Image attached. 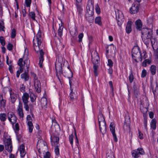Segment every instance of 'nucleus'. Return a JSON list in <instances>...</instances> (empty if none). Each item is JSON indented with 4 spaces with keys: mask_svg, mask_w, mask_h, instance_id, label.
I'll return each instance as SVG.
<instances>
[{
    "mask_svg": "<svg viewBox=\"0 0 158 158\" xmlns=\"http://www.w3.org/2000/svg\"><path fill=\"white\" fill-rule=\"evenodd\" d=\"M54 151L56 156H58L60 155V149L59 148V146L58 145H56L55 146L54 149Z\"/></svg>",
    "mask_w": 158,
    "mask_h": 158,
    "instance_id": "obj_40",
    "label": "nucleus"
},
{
    "mask_svg": "<svg viewBox=\"0 0 158 158\" xmlns=\"http://www.w3.org/2000/svg\"><path fill=\"white\" fill-rule=\"evenodd\" d=\"M29 98V94L26 92L24 93L22 96V100L23 103V105L25 106V107L26 109L28 107V100Z\"/></svg>",
    "mask_w": 158,
    "mask_h": 158,
    "instance_id": "obj_13",
    "label": "nucleus"
},
{
    "mask_svg": "<svg viewBox=\"0 0 158 158\" xmlns=\"http://www.w3.org/2000/svg\"><path fill=\"white\" fill-rule=\"evenodd\" d=\"M109 84L110 88L111 89L112 91H113L114 90V88L113 87V84L112 82L111 81H109Z\"/></svg>",
    "mask_w": 158,
    "mask_h": 158,
    "instance_id": "obj_64",
    "label": "nucleus"
},
{
    "mask_svg": "<svg viewBox=\"0 0 158 158\" xmlns=\"http://www.w3.org/2000/svg\"><path fill=\"white\" fill-rule=\"evenodd\" d=\"M34 85L35 90L37 93H39L41 91V85L40 81H34Z\"/></svg>",
    "mask_w": 158,
    "mask_h": 158,
    "instance_id": "obj_16",
    "label": "nucleus"
},
{
    "mask_svg": "<svg viewBox=\"0 0 158 158\" xmlns=\"http://www.w3.org/2000/svg\"><path fill=\"white\" fill-rule=\"evenodd\" d=\"M39 64L40 67V68H42L43 66L42 63L43 62L44 60V57H39Z\"/></svg>",
    "mask_w": 158,
    "mask_h": 158,
    "instance_id": "obj_55",
    "label": "nucleus"
},
{
    "mask_svg": "<svg viewBox=\"0 0 158 158\" xmlns=\"http://www.w3.org/2000/svg\"><path fill=\"white\" fill-rule=\"evenodd\" d=\"M106 158H115L114 152L110 150L108 151L106 154Z\"/></svg>",
    "mask_w": 158,
    "mask_h": 158,
    "instance_id": "obj_26",
    "label": "nucleus"
},
{
    "mask_svg": "<svg viewBox=\"0 0 158 158\" xmlns=\"http://www.w3.org/2000/svg\"><path fill=\"white\" fill-rule=\"evenodd\" d=\"M110 130L112 134L113 139L114 142H117L118 141L116 135L115 133V127L113 123H111L110 125Z\"/></svg>",
    "mask_w": 158,
    "mask_h": 158,
    "instance_id": "obj_12",
    "label": "nucleus"
},
{
    "mask_svg": "<svg viewBox=\"0 0 158 158\" xmlns=\"http://www.w3.org/2000/svg\"><path fill=\"white\" fill-rule=\"evenodd\" d=\"M41 151L44 152H45V154L44 155V158H50L51 157V154L48 152H45V150H43V149L41 148H39L38 150V152L40 153Z\"/></svg>",
    "mask_w": 158,
    "mask_h": 158,
    "instance_id": "obj_29",
    "label": "nucleus"
},
{
    "mask_svg": "<svg viewBox=\"0 0 158 158\" xmlns=\"http://www.w3.org/2000/svg\"><path fill=\"white\" fill-rule=\"evenodd\" d=\"M147 75V71L145 69H143L142 71L141 77L142 78L145 77Z\"/></svg>",
    "mask_w": 158,
    "mask_h": 158,
    "instance_id": "obj_53",
    "label": "nucleus"
},
{
    "mask_svg": "<svg viewBox=\"0 0 158 158\" xmlns=\"http://www.w3.org/2000/svg\"><path fill=\"white\" fill-rule=\"evenodd\" d=\"M95 9L96 12L97 14H99L100 13V9L98 6V4H97V5H96Z\"/></svg>",
    "mask_w": 158,
    "mask_h": 158,
    "instance_id": "obj_52",
    "label": "nucleus"
},
{
    "mask_svg": "<svg viewBox=\"0 0 158 158\" xmlns=\"http://www.w3.org/2000/svg\"><path fill=\"white\" fill-rule=\"evenodd\" d=\"M31 2V0H25V3L27 7H30Z\"/></svg>",
    "mask_w": 158,
    "mask_h": 158,
    "instance_id": "obj_56",
    "label": "nucleus"
},
{
    "mask_svg": "<svg viewBox=\"0 0 158 158\" xmlns=\"http://www.w3.org/2000/svg\"><path fill=\"white\" fill-rule=\"evenodd\" d=\"M150 87H151V88L150 89V90H152V92H153V94L155 96L156 95L155 93L156 91V89L155 88V90L154 89V86H153V85H152V82L151 83Z\"/></svg>",
    "mask_w": 158,
    "mask_h": 158,
    "instance_id": "obj_46",
    "label": "nucleus"
},
{
    "mask_svg": "<svg viewBox=\"0 0 158 158\" xmlns=\"http://www.w3.org/2000/svg\"><path fill=\"white\" fill-rule=\"evenodd\" d=\"M23 58H20L18 62V64L19 66V68H23Z\"/></svg>",
    "mask_w": 158,
    "mask_h": 158,
    "instance_id": "obj_42",
    "label": "nucleus"
},
{
    "mask_svg": "<svg viewBox=\"0 0 158 158\" xmlns=\"http://www.w3.org/2000/svg\"><path fill=\"white\" fill-rule=\"evenodd\" d=\"M132 56L133 60V62L135 61L136 63H138L137 59H139L140 61H142V60L140 57L141 52L139 46H135L132 49Z\"/></svg>",
    "mask_w": 158,
    "mask_h": 158,
    "instance_id": "obj_4",
    "label": "nucleus"
},
{
    "mask_svg": "<svg viewBox=\"0 0 158 158\" xmlns=\"http://www.w3.org/2000/svg\"><path fill=\"white\" fill-rule=\"evenodd\" d=\"M128 78L130 82L131 83H132L134 79V76L133 74L132 71H131L130 72V73Z\"/></svg>",
    "mask_w": 158,
    "mask_h": 158,
    "instance_id": "obj_36",
    "label": "nucleus"
},
{
    "mask_svg": "<svg viewBox=\"0 0 158 158\" xmlns=\"http://www.w3.org/2000/svg\"><path fill=\"white\" fill-rule=\"evenodd\" d=\"M6 101L3 99V95H0V106L1 108H4L6 106Z\"/></svg>",
    "mask_w": 158,
    "mask_h": 158,
    "instance_id": "obj_22",
    "label": "nucleus"
},
{
    "mask_svg": "<svg viewBox=\"0 0 158 158\" xmlns=\"http://www.w3.org/2000/svg\"><path fill=\"white\" fill-rule=\"evenodd\" d=\"M23 63L24 64H26V66L27 67V68H29L30 60L28 59H26L23 61Z\"/></svg>",
    "mask_w": 158,
    "mask_h": 158,
    "instance_id": "obj_57",
    "label": "nucleus"
},
{
    "mask_svg": "<svg viewBox=\"0 0 158 158\" xmlns=\"http://www.w3.org/2000/svg\"><path fill=\"white\" fill-rule=\"evenodd\" d=\"M99 128L100 131L103 135L106 131V125L103 115L100 114L98 116Z\"/></svg>",
    "mask_w": 158,
    "mask_h": 158,
    "instance_id": "obj_3",
    "label": "nucleus"
},
{
    "mask_svg": "<svg viewBox=\"0 0 158 158\" xmlns=\"http://www.w3.org/2000/svg\"><path fill=\"white\" fill-rule=\"evenodd\" d=\"M147 119L146 118H145L144 119V120L143 121V124L145 128V129L147 130Z\"/></svg>",
    "mask_w": 158,
    "mask_h": 158,
    "instance_id": "obj_61",
    "label": "nucleus"
},
{
    "mask_svg": "<svg viewBox=\"0 0 158 158\" xmlns=\"http://www.w3.org/2000/svg\"><path fill=\"white\" fill-rule=\"evenodd\" d=\"M95 23L96 24H98L99 26H102V24L101 22V18L100 16L96 17L95 19Z\"/></svg>",
    "mask_w": 158,
    "mask_h": 158,
    "instance_id": "obj_33",
    "label": "nucleus"
},
{
    "mask_svg": "<svg viewBox=\"0 0 158 158\" xmlns=\"http://www.w3.org/2000/svg\"><path fill=\"white\" fill-rule=\"evenodd\" d=\"M5 148L8 152H11L12 150V141L10 138L7 139L4 141Z\"/></svg>",
    "mask_w": 158,
    "mask_h": 158,
    "instance_id": "obj_10",
    "label": "nucleus"
},
{
    "mask_svg": "<svg viewBox=\"0 0 158 158\" xmlns=\"http://www.w3.org/2000/svg\"><path fill=\"white\" fill-rule=\"evenodd\" d=\"M94 2L92 0H88L86 6V19L89 23L93 22L94 17L93 16L94 13Z\"/></svg>",
    "mask_w": 158,
    "mask_h": 158,
    "instance_id": "obj_2",
    "label": "nucleus"
},
{
    "mask_svg": "<svg viewBox=\"0 0 158 158\" xmlns=\"http://www.w3.org/2000/svg\"><path fill=\"white\" fill-rule=\"evenodd\" d=\"M142 38L143 41L146 45L149 44L150 41L152 44V39L153 38V31L150 28H143L141 30Z\"/></svg>",
    "mask_w": 158,
    "mask_h": 158,
    "instance_id": "obj_1",
    "label": "nucleus"
},
{
    "mask_svg": "<svg viewBox=\"0 0 158 158\" xmlns=\"http://www.w3.org/2000/svg\"><path fill=\"white\" fill-rule=\"evenodd\" d=\"M5 27L4 25V22L2 21V23H0V32L3 31H5Z\"/></svg>",
    "mask_w": 158,
    "mask_h": 158,
    "instance_id": "obj_45",
    "label": "nucleus"
},
{
    "mask_svg": "<svg viewBox=\"0 0 158 158\" xmlns=\"http://www.w3.org/2000/svg\"><path fill=\"white\" fill-rule=\"evenodd\" d=\"M131 153L133 158H138L140 157V155H144L145 152L143 148H139L133 150Z\"/></svg>",
    "mask_w": 158,
    "mask_h": 158,
    "instance_id": "obj_7",
    "label": "nucleus"
},
{
    "mask_svg": "<svg viewBox=\"0 0 158 158\" xmlns=\"http://www.w3.org/2000/svg\"><path fill=\"white\" fill-rule=\"evenodd\" d=\"M16 36V31L15 29L12 30L11 32V37L12 39H14Z\"/></svg>",
    "mask_w": 158,
    "mask_h": 158,
    "instance_id": "obj_50",
    "label": "nucleus"
},
{
    "mask_svg": "<svg viewBox=\"0 0 158 158\" xmlns=\"http://www.w3.org/2000/svg\"><path fill=\"white\" fill-rule=\"evenodd\" d=\"M27 124L28 126L29 131L31 133L32 132L34 127L33 123L31 121H28Z\"/></svg>",
    "mask_w": 158,
    "mask_h": 158,
    "instance_id": "obj_32",
    "label": "nucleus"
},
{
    "mask_svg": "<svg viewBox=\"0 0 158 158\" xmlns=\"http://www.w3.org/2000/svg\"><path fill=\"white\" fill-rule=\"evenodd\" d=\"M134 96L136 98H137L140 94L139 90L134 91Z\"/></svg>",
    "mask_w": 158,
    "mask_h": 158,
    "instance_id": "obj_59",
    "label": "nucleus"
},
{
    "mask_svg": "<svg viewBox=\"0 0 158 158\" xmlns=\"http://www.w3.org/2000/svg\"><path fill=\"white\" fill-rule=\"evenodd\" d=\"M116 18L118 25L121 27L124 19L123 15L121 11H118L117 12H116Z\"/></svg>",
    "mask_w": 158,
    "mask_h": 158,
    "instance_id": "obj_9",
    "label": "nucleus"
},
{
    "mask_svg": "<svg viewBox=\"0 0 158 158\" xmlns=\"http://www.w3.org/2000/svg\"><path fill=\"white\" fill-rule=\"evenodd\" d=\"M74 137V136L72 133L71 135H70L69 136V140L70 142V143L71 144L72 146H73V138Z\"/></svg>",
    "mask_w": 158,
    "mask_h": 158,
    "instance_id": "obj_47",
    "label": "nucleus"
},
{
    "mask_svg": "<svg viewBox=\"0 0 158 158\" xmlns=\"http://www.w3.org/2000/svg\"><path fill=\"white\" fill-rule=\"evenodd\" d=\"M41 104L43 106H45L47 104V101L46 98H42L41 99Z\"/></svg>",
    "mask_w": 158,
    "mask_h": 158,
    "instance_id": "obj_38",
    "label": "nucleus"
},
{
    "mask_svg": "<svg viewBox=\"0 0 158 158\" xmlns=\"http://www.w3.org/2000/svg\"><path fill=\"white\" fill-rule=\"evenodd\" d=\"M138 134H139V137L140 139H143V134L139 130H138Z\"/></svg>",
    "mask_w": 158,
    "mask_h": 158,
    "instance_id": "obj_62",
    "label": "nucleus"
},
{
    "mask_svg": "<svg viewBox=\"0 0 158 158\" xmlns=\"http://www.w3.org/2000/svg\"><path fill=\"white\" fill-rule=\"evenodd\" d=\"M69 74H70V75L69 76H68L66 74H65V75L66 76V77H67L69 79L70 89H72L71 88L72 84V77L73 76V73L71 71L69 72Z\"/></svg>",
    "mask_w": 158,
    "mask_h": 158,
    "instance_id": "obj_30",
    "label": "nucleus"
},
{
    "mask_svg": "<svg viewBox=\"0 0 158 158\" xmlns=\"http://www.w3.org/2000/svg\"><path fill=\"white\" fill-rule=\"evenodd\" d=\"M147 57V55L146 52L144 50L143 51L142 53H141L140 54V57H141V59L142 60L143 59H145Z\"/></svg>",
    "mask_w": 158,
    "mask_h": 158,
    "instance_id": "obj_41",
    "label": "nucleus"
},
{
    "mask_svg": "<svg viewBox=\"0 0 158 158\" xmlns=\"http://www.w3.org/2000/svg\"><path fill=\"white\" fill-rule=\"evenodd\" d=\"M41 32L39 30L36 36V41L39 48V50H40L39 53L40 57H44V53L42 49L40 50V47L42 43V41L41 40Z\"/></svg>",
    "mask_w": 158,
    "mask_h": 158,
    "instance_id": "obj_5",
    "label": "nucleus"
},
{
    "mask_svg": "<svg viewBox=\"0 0 158 158\" xmlns=\"http://www.w3.org/2000/svg\"><path fill=\"white\" fill-rule=\"evenodd\" d=\"M29 97H30L31 101V102L33 103L34 102L35 105V100L36 98V95H35L34 94L31 93L29 95Z\"/></svg>",
    "mask_w": 158,
    "mask_h": 158,
    "instance_id": "obj_27",
    "label": "nucleus"
},
{
    "mask_svg": "<svg viewBox=\"0 0 158 158\" xmlns=\"http://www.w3.org/2000/svg\"><path fill=\"white\" fill-rule=\"evenodd\" d=\"M7 117V114L5 113H1L0 114V120L4 122L6 121Z\"/></svg>",
    "mask_w": 158,
    "mask_h": 158,
    "instance_id": "obj_28",
    "label": "nucleus"
},
{
    "mask_svg": "<svg viewBox=\"0 0 158 158\" xmlns=\"http://www.w3.org/2000/svg\"><path fill=\"white\" fill-rule=\"evenodd\" d=\"M107 65L110 67H112L113 66V62L111 59H108Z\"/></svg>",
    "mask_w": 158,
    "mask_h": 158,
    "instance_id": "obj_58",
    "label": "nucleus"
},
{
    "mask_svg": "<svg viewBox=\"0 0 158 158\" xmlns=\"http://www.w3.org/2000/svg\"><path fill=\"white\" fill-rule=\"evenodd\" d=\"M19 150L20 152V156L23 158L26 154V152L25 149V146L23 144H21L19 148Z\"/></svg>",
    "mask_w": 158,
    "mask_h": 158,
    "instance_id": "obj_17",
    "label": "nucleus"
},
{
    "mask_svg": "<svg viewBox=\"0 0 158 158\" xmlns=\"http://www.w3.org/2000/svg\"><path fill=\"white\" fill-rule=\"evenodd\" d=\"M21 78L22 79H24L25 81H27L28 80L29 76L28 74V71H25L24 73H22L21 75Z\"/></svg>",
    "mask_w": 158,
    "mask_h": 158,
    "instance_id": "obj_23",
    "label": "nucleus"
},
{
    "mask_svg": "<svg viewBox=\"0 0 158 158\" xmlns=\"http://www.w3.org/2000/svg\"><path fill=\"white\" fill-rule=\"evenodd\" d=\"M17 112L19 115L20 118L23 117V109H18Z\"/></svg>",
    "mask_w": 158,
    "mask_h": 158,
    "instance_id": "obj_43",
    "label": "nucleus"
},
{
    "mask_svg": "<svg viewBox=\"0 0 158 158\" xmlns=\"http://www.w3.org/2000/svg\"><path fill=\"white\" fill-rule=\"evenodd\" d=\"M136 25V28L137 30L139 31H141L142 23L141 20L138 19L135 21V22Z\"/></svg>",
    "mask_w": 158,
    "mask_h": 158,
    "instance_id": "obj_19",
    "label": "nucleus"
},
{
    "mask_svg": "<svg viewBox=\"0 0 158 158\" xmlns=\"http://www.w3.org/2000/svg\"><path fill=\"white\" fill-rule=\"evenodd\" d=\"M10 101L12 103L14 104L17 98V94L16 93L12 91V90H10Z\"/></svg>",
    "mask_w": 158,
    "mask_h": 158,
    "instance_id": "obj_15",
    "label": "nucleus"
},
{
    "mask_svg": "<svg viewBox=\"0 0 158 158\" xmlns=\"http://www.w3.org/2000/svg\"><path fill=\"white\" fill-rule=\"evenodd\" d=\"M51 143H54V144H57L59 143V138L56 136H51Z\"/></svg>",
    "mask_w": 158,
    "mask_h": 158,
    "instance_id": "obj_21",
    "label": "nucleus"
},
{
    "mask_svg": "<svg viewBox=\"0 0 158 158\" xmlns=\"http://www.w3.org/2000/svg\"><path fill=\"white\" fill-rule=\"evenodd\" d=\"M70 89L71 91L69 94V97L71 102H73L75 100V99L77 98V96L74 92H73V89Z\"/></svg>",
    "mask_w": 158,
    "mask_h": 158,
    "instance_id": "obj_24",
    "label": "nucleus"
},
{
    "mask_svg": "<svg viewBox=\"0 0 158 158\" xmlns=\"http://www.w3.org/2000/svg\"><path fill=\"white\" fill-rule=\"evenodd\" d=\"M0 42L2 45L3 46H4L5 45V39L3 36L0 37Z\"/></svg>",
    "mask_w": 158,
    "mask_h": 158,
    "instance_id": "obj_51",
    "label": "nucleus"
},
{
    "mask_svg": "<svg viewBox=\"0 0 158 158\" xmlns=\"http://www.w3.org/2000/svg\"><path fill=\"white\" fill-rule=\"evenodd\" d=\"M151 74L152 75H155L156 72V66L154 65H152L150 68Z\"/></svg>",
    "mask_w": 158,
    "mask_h": 158,
    "instance_id": "obj_31",
    "label": "nucleus"
},
{
    "mask_svg": "<svg viewBox=\"0 0 158 158\" xmlns=\"http://www.w3.org/2000/svg\"><path fill=\"white\" fill-rule=\"evenodd\" d=\"M15 124L14 126H13V128L15 130V132L16 133L18 132L19 130V123H15Z\"/></svg>",
    "mask_w": 158,
    "mask_h": 158,
    "instance_id": "obj_39",
    "label": "nucleus"
},
{
    "mask_svg": "<svg viewBox=\"0 0 158 158\" xmlns=\"http://www.w3.org/2000/svg\"><path fill=\"white\" fill-rule=\"evenodd\" d=\"M24 107L26 111H29L30 110V113L33 116V112L34 110V106L33 104L31 103H30L29 105L28 104V107L27 109L26 108V107H25V106H24Z\"/></svg>",
    "mask_w": 158,
    "mask_h": 158,
    "instance_id": "obj_20",
    "label": "nucleus"
},
{
    "mask_svg": "<svg viewBox=\"0 0 158 158\" xmlns=\"http://www.w3.org/2000/svg\"><path fill=\"white\" fill-rule=\"evenodd\" d=\"M151 62V59H148L145 60L142 63V66L146 67L147 66V64H150Z\"/></svg>",
    "mask_w": 158,
    "mask_h": 158,
    "instance_id": "obj_34",
    "label": "nucleus"
},
{
    "mask_svg": "<svg viewBox=\"0 0 158 158\" xmlns=\"http://www.w3.org/2000/svg\"><path fill=\"white\" fill-rule=\"evenodd\" d=\"M77 11L78 18L81 17L82 16L83 9L80 5L77 4Z\"/></svg>",
    "mask_w": 158,
    "mask_h": 158,
    "instance_id": "obj_25",
    "label": "nucleus"
},
{
    "mask_svg": "<svg viewBox=\"0 0 158 158\" xmlns=\"http://www.w3.org/2000/svg\"><path fill=\"white\" fill-rule=\"evenodd\" d=\"M132 22L131 21H128L127 23L126 27V31L127 34H129L132 31Z\"/></svg>",
    "mask_w": 158,
    "mask_h": 158,
    "instance_id": "obj_18",
    "label": "nucleus"
},
{
    "mask_svg": "<svg viewBox=\"0 0 158 158\" xmlns=\"http://www.w3.org/2000/svg\"><path fill=\"white\" fill-rule=\"evenodd\" d=\"M29 17L31 18L33 20H36L35 19V14L34 12L31 11L29 12Z\"/></svg>",
    "mask_w": 158,
    "mask_h": 158,
    "instance_id": "obj_37",
    "label": "nucleus"
},
{
    "mask_svg": "<svg viewBox=\"0 0 158 158\" xmlns=\"http://www.w3.org/2000/svg\"><path fill=\"white\" fill-rule=\"evenodd\" d=\"M7 116L9 121L11 124L12 126H14V124L16 123L17 119L15 113L13 112L10 111L7 113Z\"/></svg>",
    "mask_w": 158,
    "mask_h": 158,
    "instance_id": "obj_8",
    "label": "nucleus"
},
{
    "mask_svg": "<svg viewBox=\"0 0 158 158\" xmlns=\"http://www.w3.org/2000/svg\"><path fill=\"white\" fill-rule=\"evenodd\" d=\"M23 109V103L21 101H19V104L18 106V109Z\"/></svg>",
    "mask_w": 158,
    "mask_h": 158,
    "instance_id": "obj_63",
    "label": "nucleus"
},
{
    "mask_svg": "<svg viewBox=\"0 0 158 158\" xmlns=\"http://www.w3.org/2000/svg\"><path fill=\"white\" fill-rule=\"evenodd\" d=\"M63 27L61 25L59 27L58 30V35L60 36V37H61L62 34H63Z\"/></svg>",
    "mask_w": 158,
    "mask_h": 158,
    "instance_id": "obj_35",
    "label": "nucleus"
},
{
    "mask_svg": "<svg viewBox=\"0 0 158 158\" xmlns=\"http://www.w3.org/2000/svg\"><path fill=\"white\" fill-rule=\"evenodd\" d=\"M98 66L97 64H94L93 68L94 69V73L96 76H98L97 70Z\"/></svg>",
    "mask_w": 158,
    "mask_h": 158,
    "instance_id": "obj_44",
    "label": "nucleus"
},
{
    "mask_svg": "<svg viewBox=\"0 0 158 158\" xmlns=\"http://www.w3.org/2000/svg\"><path fill=\"white\" fill-rule=\"evenodd\" d=\"M74 134L75 135V138H76L75 142L76 143V145L77 146H78V145L79 144V141H78V138L77 136V133H76V131H75Z\"/></svg>",
    "mask_w": 158,
    "mask_h": 158,
    "instance_id": "obj_60",
    "label": "nucleus"
},
{
    "mask_svg": "<svg viewBox=\"0 0 158 158\" xmlns=\"http://www.w3.org/2000/svg\"><path fill=\"white\" fill-rule=\"evenodd\" d=\"M92 61L94 64H97L100 62V58L97 52L94 53L93 55H91Z\"/></svg>",
    "mask_w": 158,
    "mask_h": 158,
    "instance_id": "obj_14",
    "label": "nucleus"
},
{
    "mask_svg": "<svg viewBox=\"0 0 158 158\" xmlns=\"http://www.w3.org/2000/svg\"><path fill=\"white\" fill-rule=\"evenodd\" d=\"M62 62L59 60L56 61L55 63V69L56 70V75L58 79H59V76L63 74L62 68Z\"/></svg>",
    "mask_w": 158,
    "mask_h": 158,
    "instance_id": "obj_6",
    "label": "nucleus"
},
{
    "mask_svg": "<svg viewBox=\"0 0 158 158\" xmlns=\"http://www.w3.org/2000/svg\"><path fill=\"white\" fill-rule=\"evenodd\" d=\"M13 48V46L12 44L9 43L7 46V48L9 51H11Z\"/></svg>",
    "mask_w": 158,
    "mask_h": 158,
    "instance_id": "obj_49",
    "label": "nucleus"
},
{
    "mask_svg": "<svg viewBox=\"0 0 158 158\" xmlns=\"http://www.w3.org/2000/svg\"><path fill=\"white\" fill-rule=\"evenodd\" d=\"M139 9V5L138 4L133 3L131 7L130 8L129 12L131 14H137Z\"/></svg>",
    "mask_w": 158,
    "mask_h": 158,
    "instance_id": "obj_11",
    "label": "nucleus"
},
{
    "mask_svg": "<svg viewBox=\"0 0 158 158\" xmlns=\"http://www.w3.org/2000/svg\"><path fill=\"white\" fill-rule=\"evenodd\" d=\"M23 68L19 69V70L16 72V77H17L19 78V77L20 74L23 72Z\"/></svg>",
    "mask_w": 158,
    "mask_h": 158,
    "instance_id": "obj_48",
    "label": "nucleus"
},
{
    "mask_svg": "<svg viewBox=\"0 0 158 158\" xmlns=\"http://www.w3.org/2000/svg\"><path fill=\"white\" fill-rule=\"evenodd\" d=\"M84 35L83 33H81L79 34L78 36V42H81L82 41V39Z\"/></svg>",
    "mask_w": 158,
    "mask_h": 158,
    "instance_id": "obj_54",
    "label": "nucleus"
}]
</instances>
